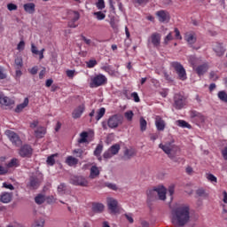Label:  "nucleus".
<instances>
[{
    "label": "nucleus",
    "instance_id": "12",
    "mask_svg": "<svg viewBox=\"0 0 227 227\" xmlns=\"http://www.w3.org/2000/svg\"><path fill=\"white\" fill-rule=\"evenodd\" d=\"M185 106V97L181 94H176L174 96V107L176 109H182Z\"/></svg>",
    "mask_w": 227,
    "mask_h": 227
},
{
    "label": "nucleus",
    "instance_id": "55",
    "mask_svg": "<svg viewBox=\"0 0 227 227\" xmlns=\"http://www.w3.org/2000/svg\"><path fill=\"white\" fill-rule=\"evenodd\" d=\"M18 6L15 4H7V10H9V12H13L15 10H17Z\"/></svg>",
    "mask_w": 227,
    "mask_h": 227
},
{
    "label": "nucleus",
    "instance_id": "18",
    "mask_svg": "<svg viewBox=\"0 0 227 227\" xmlns=\"http://www.w3.org/2000/svg\"><path fill=\"white\" fill-rule=\"evenodd\" d=\"M0 104L1 106H5L6 107H10V106H13V104H15V101L4 96V94L0 93Z\"/></svg>",
    "mask_w": 227,
    "mask_h": 227
},
{
    "label": "nucleus",
    "instance_id": "32",
    "mask_svg": "<svg viewBox=\"0 0 227 227\" xmlns=\"http://www.w3.org/2000/svg\"><path fill=\"white\" fill-rule=\"evenodd\" d=\"M55 157H58V153L51 154L47 158L46 162L48 166H54V164H56V160L54 159Z\"/></svg>",
    "mask_w": 227,
    "mask_h": 227
},
{
    "label": "nucleus",
    "instance_id": "20",
    "mask_svg": "<svg viewBox=\"0 0 227 227\" xmlns=\"http://www.w3.org/2000/svg\"><path fill=\"white\" fill-rule=\"evenodd\" d=\"M155 127L157 130H159L160 132H162L164 129H166V121H164V120H162L160 116H156Z\"/></svg>",
    "mask_w": 227,
    "mask_h": 227
},
{
    "label": "nucleus",
    "instance_id": "16",
    "mask_svg": "<svg viewBox=\"0 0 227 227\" xmlns=\"http://www.w3.org/2000/svg\"><path fill=\"white\" fill-rule=\"evenodd\" d=\"M213 51L215 52L216 56H224L226 52V48L223 47V43H215L213 44Z\"/></svg>",
    "mask_w": 227,
    "mask_h": 227
},
{
    "label": "nucleus",
    "instance_id": "2",
    "mask_svg": "<svg viewBox=\"0 0 227 227\" xmlns=\"http://www.w3.org/2000/svg\"><path fill=\"white\" fill-rule=\"evenodd\" d=\"M188 61L198 75H204L208 71V63L200 65L201 63V58H196V56L192 55L188 57Z\"/></svg>",
    "mask_w": 227,
    "mask_h": 227
},
{
    "label": "nucleus",
    "instance_id": "36",
    "mask_svg": "<svg viewBox=\"0 0 227 227\" xmlns=\"http://www.w3.org/2000/svg\"><path fill=\"white\" fill-rule=\"evenodd\" d=\"M124 118H126L128 121H132V120L134 119V112H132V110L125 112Z\"/></svg>",
    "mask_w": 227,
    "mask_h": 227
},
{
    "label": "nucleus",
    "instance_id": "13",
    "mask_svg": "<svg viewBox=\"0 0 227 227\" xmlns=\"http://www.w3.org/2000/svg\"><path fill=\"white\" fill-rule=\"evenodd\" d=\"M19 155H20L23 158H29L31 157V155H33V148L31 147V145H25L20 147L19 151Z\"/></svg>",
    "mask_w": 227,
    "mask_h": 227
},
{
    "label": "nucleus",
    "instance_id": "8",
    "mask_svg": "<svg viewBox=\"0 0 227 227\" xmlns=\"http://www.w3.org/2000/svg\"><path fill=\"white\" fill-rule=\"evenodd\" d=\"M42 180H43V176L42 174H37L30 177V181L27 185L31 189H36L37 187H40Z\"/></svg>",
    "mask_w": 227,
    "mask_h": 227
},
{
    "label": "nucleus",
    "instance_id": "52",
    "mask_svg": "<svg viewBox=\"0 0 227 227\" xmlns=\"http://www.w3.org/2000/svg\"><path fill=\"white\" fill-rule=\"evenodd\" d=\"M66 74L69 77V79H74L76 74L75 70H67L66 71Z\"/></svg>",
    "mask_w": 227,
    "mask_h": 227
},
{
    "label": "nucleus",
    "instance_id": "22",
    "mask_svg": "<svg viewBox=\"0 0 227 227\" xmlns=\"http://www.w3.org/2000/svg\"><path fill=\"white\" fill-rule=\"evenodd\" d=\"M12 198H13V193L12 192H4L0 194L1 203H10Z\"/></svg>",
    "mask_w": 227,
    "mask_h": 227
},
{
    "label": "nucleus",
    "instance_id": "7",
    "mask_svg": "<svg viewBox=\"0 0 227 227\" xmlns=\"http://www.w3.org/2000/svg\"><path fill=\"white\" fill-rule=\"evenodd\" d=\"M121 146L119 144H115L112 145L107 151H106L103 154L104 159H112L114 155H118L120 152Z\"/></svg>",
    "mask_w": 227,
    "mask_h": 227
},
{
    "label": "nucleus",
    "instance_id": "19",
    "mask_svg": "<svg viewBox=\"0 0 227 227\" xmlns=\"http://www.w3.org/2000/svg\"><path fill=\"white\" fill-rule=\"evenodd\" d=\"M184 40L189 45H194L196 42V34L194 32H186L184 34Z\"/></svg>",
    "mask_w": 227,
    "mask_h": 227
},
{
    "label": "nucleus",
    "instance_id": "44",
    "mask_svg": "<svg viewBox=\"0 0 227 227\" xmlns=\"http://www.w3.org/2000/svg\"><path fill=\"white\" fill-rule=\"evenodd\" d=\"M218 98H220V100H222L223 102H227V94L223 90L219 91Z\"/></svg>",
    "mask_w": 227,
    "mask_h": 227
},
{
    "label": "nucleus",
    "instance_id": "17",
    "mask_svg": "<svg viewBox=\"0 0 227 227\" xmlns=\"http://www.w3.org/2000/svg\"><path fill=\"white\" fill-rule=\"evenodd\" d=\"M101 70H104V72H106V74H108V75H111L112 77H118V75H120L118 69H114L113 66H102Z\"/></svg>",
    "mask_w": 227,
    "mask_h": 227
},
{
    "label": "nucleus",
    "instance_id": "28",
    "mask_svg": "<svg viewBox=\"0 0 227 227\" xmlns=\"http://www.w3.org/2000/svg\"><path fill=\"white\" fill-rule=\"evenodd\" d=\"M46 130L45 128L43 127H39L37 128V129L35 131V137H37L38 139H42V137H43V136H45L46 134Z\"/></svg>",
    "mask_w": 227,
    "mask_h": 227
},
{
    "label": "nucleus",
    "instance_id": "51",
    "mask_svg": "<svg viewBox=\"0 0 227 227\" xmlns=\"http://www.w3.org/2000/svg\"><path fill=\"white\" fill-rule=\"evenodd\" d=\"M171 40H173V34L170 32L168 33V35L165 37L164 39V43L166 45H168V43H169V42H171Z\"/></svg>",
    "mask_w": 227,
    "mask_h": 227
},
{
    "label": "nucleus",
    "instance_id": "40",
    "mask_svg": "<svg viewBox=\"0 0 227 227\" xmlns=\"http://www.w3.org/2000/svg\"><path fill=\"white\" fill-rule=\"evenodd\" d=\"M45 226V220L43 219H39L36 220L35 222H34V223L32 224V227H43Z\"/></svg>",
    "mask_w": 227,
    "mask_h": 227
},
{
    "label": "nucleus",
    "instance_id": "27",
    "mask_svg": "<svg viewBox=\"0 0 227 227\" xmlns=\"http://www.w3.org/2000/svg\"><path fill=\"white\" fill-rule=\"evenodd\" d=\"M6 166L8 169L10 168H19V166H20V160L17 158H13L6 164Z\"/></svg>",
    "mask_w": 227,
    "mask_h": 227
},
{
    "label": "nucleus",
    "instance_id": "49",
    "mask_svg": "<svg viewBox=\"0 0 227 227\" xmlns=\"http://www.w3.org/2000/svg\"><path fill=\"white\" fill-rule=\"evenodd\" d=\"M86 65L88 68H94V67H97V61L95 59H90L86 63Z\"/></svg>",
    "mask_w": 227,
    "mask_h": 227
},
{
    "label": "nucleus",
    "instance_id": "14",
    "mask_svg": "<svg viewBox=\"0 0 227 227\" xmlns=\"http://www.w3.org/2000/svg\"><path fill=\"white\" fill-rule=\"evenodd\" d=\"M156 17L159 22H169V12L168 11L160 10L156 12Z\"/></svg>",
    "mask_w": 227,
    "mask_h": 227
},
{
    "label": "nucleus",
    "instance_id": "26",
    "mask_svg": "<svg viewBox=\"0 0 227 227\" xmlns=\"http://www.w3.org/2000/svg\"><path fill=\"white\" fill-rule=\"evenodd\" d=\"M29 106V98H25L23 103L17 106L15 108V113H21L22 110L26 109Z\"/></svg>",
    "mask_w": 227,
    "mask_h": 227
},
{
    "label": "nucleus",
    "instance_id": "64",
    "mask_svg": "<svg viewBox=\"0 0 227 227\" xmlns=\"http://www.w3.org/2000/svg\"><path fill=\"white\" fill-rule=\"evenodd\" d=\"M222 155H223L224 160H227V147H224V148L222 150Z\"/></svg>",
    "mask_w": 227,
    "mask_h": 227
},
{
    "label": "nucleus",
    "instance_id": "5",
    "mask_svg": "<svg viewBox=\"0 0 227 227\" xmlns=\"http://www.w3.org/2000/svg\"><path fill=\"white\" fill-rule=\"evenodd\" d=\"M172 68H174L181 81H185L187 79V73L185 72V68L184 66L178 62H172L171 63Z\"/></svg>",
    "mask_w": 227,
    "mask_h": 227
},
{
    "label": "nucleus",
    "instance_id": "31",
    "mask_svg": "<svg viewBox=\"0 0 227 227\" xmlns=\"http://www.w3.org/2000/svg\"><path fill=\"white\" fill-rule=\"evenodd\" d=\"M196 194L197 196H199V198H208V192H207V191H205V189L203 188H199L198 190H196Z\"/></svg>",
    "mask_w": 227,
    "mask_h": 227
},
{
    "label": "nucleus",
    "instance_id": "47",
    "mask_svg": "<svg viewBox=\"0 0 227 227\" xmlns=\"http://www.w3.org/2000/svg\"><path fill=\"white\" fill-rule=\"evenodd\" d=\"M155 196H157V191H155V188L153 190H149L147 192V197L150 200H153V198H155Z\"/></svg>",
    "mask_w": 227,
    "mask_h": 227
},
{
    "label": "nucleus",
    "instance_id": "41",
    "mask_svg": "<svg viewBox=\"0 0 227 227\" xmlns=\"http://www.w3.org/2000/svg\"><path fill=\"white\" fill-rule=\"evenodd\" d=\"M94 16L96 17V19L98 20H104V19H106V13H104L102 12H94Z\"/></svg>",
    "mask_w": 227,
    "mask_h": 227
},
{
    "label": "nucleus",
    "instance_id": "43",
    "mask_svg": "<svg viewBox=\"0 0 227 227\" xmlns=\"http://www.w3.org/2000/svg\"><path fill=\"white\" fill-rule=\"evenodd\" d=\"M35 201L37 203V205H42V203L45 201V197H43V195H37L35 198Z\"/></svg>",
    "mask_w": 227,
    "mask_h": 227
},
{
    "label": "nucleus",
    "instance_id": "37",
    "mask_svg": "<svg viewBox=\"0 0 227 227\" xmlns=\"http://www.w3.org/2000/svg\"><path fill=\"white\" fill-rule=\"evenodd\" d=\"M134 155H136V151H134V149H126L124 152V156L128 159H131Z\"/></svg>",
    "mask_w": 227,
    "mask_h": 227
},
{
    "label": "nucleus",
    "instance_id": "42",
    "mask_svg": "<svg viewBox=\"0 0 227 227\" xmlns=\"http://www.w3.org/2000/svg\"><path fill=\"white\" fill-rule=\"evenodd\" d=\"M102 150H104V146L102 145H98L94 151V155L99 157L100 153H102Z\"/></svg>",
    "mask_w": 227,
    "mask_h": 227
},
{
    "label": "nucleus",
    "instance_id": "1",
    "mask_svg": "<svg viewBox=\"0 0 227 227\" xmlns=\"http://www.w3.org/2000/svg\"><path fill=\"white\" fill-rule=\"evenodd\" d=\"M190 208L187 204H181L172 210V223L176 227H183L189 223Z\"/></svg>",
    "mask_w": 227,
    "mask_h": 227
},
{
    "label": "nucleus",
    "instance_id": "53",
    "mask_svg": "<svg viewBox=\"0 0 227 227\" xmlns=\"http://www.w3.org/2000/svg\"><path fill=\"white\" fill-rule=\"evenodd\" d=\"M3 187H4V189H9V191H14L15 190V187L13 186V184H9V183H4Z\"/></svg>",
    "mask_w": 227,
    "mask_h": 227
},
{
    "label": "nucleus",
    "instance_id": "4",
    "mask_svg": "<svg viewBox=\"0 0 227 227\" xmlns=\"http://www.w3.org/2000/svg\"><path fill=\"white\" fill-rule=\"evenodd\" d=\"M90 81V86L91 88H98L104 86V84H107V77L102 74L91 77Z\"/></svg>",
    "mask_w": 227,
    "mask_h": 227
},
{
    "label": "nucleus",
    "instance_id": "38",
    "mask_svg": "<svg viewBox=\"0 0 227 227\" xmlns=\"http://www.w3.org/2000/svg\"><path fill=\"white\" fill-rule=\"evenodd\" d=\"M104 114H106V108L101 107L98 113H97V116H96V120L97 121H99L101 120V118L104 116Z\"/></svg>",
    "mask_w": 227,
    "mask_h": 227
},
{
    "label": "nucleus",
    "instance_id": "3",
    "mask_svg": "<svg viewBox=\"0 0 227 227\" xmlns=\"http://www.w3.org/2000/svg\"><path fill=\"white\" fill-rule=\"evenodd\" d=\"M159 148L166 153L169 159H173L174 157H176L178 153H180V147L175 145V141L170 140L168 142H166L165 144H160Z\"/></svg>",
    "mask_w": 227,
    "mask_h": 227
},
{
    "label": "nucleus",
    "instance_id": "45",
    "mask_svg": "<svg viewBox=\"0 0 227 227\" xmlns=\"http://www.w3.org/2000/svg\"><path fill=\"white\" fill-rule=\"evenodd\" d=\"M65 191H67V184H60L58 186V192H59V194H64V193H65Z\"/></svg>",
    "mask_w": 227,
    "mask_h": 227
},
{
    "label": "nucleus",
    "instance_id": "39",
    "mask_svg": "<svg viewBox=\"0 0 227 227\" xmlns=\"http://www.w3.org/2000/svg\"><path fill=\"white\" fill-rule=\"evenodd\" d=\"M148 125V122H146V120L145 118H140V130L141 132H145L146 130V126Z\"/></svg>",
    "mask_w": 227,
    "mask_h": 227
},
{
    "label": "nucleus",
    "instance_id": "46",
    "mask_svg": "<svg viewBox=\"0 0 227 227\" xmlns=\"http://www.w3.org/2000/svg\"><path fill=\"white\" fill-rule=\"evenodd\" d=\"M207 179L211 182V184H217V177L213 174H207Z\"/></svg>",
    "mask_w": 227,
    "mask_h": 227
},
{
    "label": "nucleus",
    "instance_id": "35",
    "mask_svg": "<svg viewBox=\"0 0 227 227\" xmlns=\"http://www.w3.org/2000/svg\"><path fill=\"white\" fill-rule=\"evenodd\" d=\"M73 153L74 155H76V157H79V159H84V155H86V153H84V151L82 149H74Z\"/></svg>",
    "mask_w": 227,
    "mask_h": 227
},
{
    "label": "nucleus",
    "instance_id": "11",
    "mask_svg": "<svg viewBox=\"0 0 227 227\" xmlns=\"http://www.w3.org/2000/svg\"><path fill=\"white\" fill-rule=\"evenodd\" d=\"M106 205L112 214L118 213V200L113 197L106 198Z\"/></svg>",
    "mask_w": 227,
    "mask_h": 227
},
{
    "label": "nucleus",
    "instance_id": "21",
    "mask_svg": "<svg viewBox=\"0 0 227 227\" xmlns=\"http://www.w3.org/2000/svg\"><path fill=\"white\" fill-rule=\"evenodd\" d=\"M86 109V106L84 105H80L77 106L72 113V116L74 120H77L80 116H82V113H84V110Z\"/></svg>",
    "mask_w": 227,
    "mask_h": 227
},
{
    "label": "nucleus",
    "instance_id": "60",
    "mask_svg": "<svg viewBox=\"0 0 227 227\" xmlns=\"http://www.w3.org/2000/svg\"><path fill=\"white\" fill-rule=\"evenodd\" d=\"M125 217L129 221V223H134V218L132 217V214H126Z\"/></svg>",
    "mask_w": 227,
    "mask_h": 227
},
{
    "label": "nucleus",
    "instance_id": "30",
    "mask_svg": "<svg viewBox=\"0 0 227 227\" xmlns=\"http://www.w3.org/2000/svg\"><path fill=\"white\" fill-rule=\"evenodd\" d=\"M92 210L96 212V214H100V212H104V206L102 203H94L92 205Z\"/></svg>",
    "mask_w": 227,
    "mask_h": 227
},
{
    "label": "nucleus",
    "instance_id": "34",
    "mask_svg": "<svg viewBox=\"0 0 227 227\" xmlns=\"http://www.w3.org/2000/svg\"><path fill=\"white\" fill-rule=\"evenodd\" d=\"M177 127H182L183 129H191V125L185 121L178 120L176 121Z\"/></svg>",
    "mask_w": 227,
    "mask_h": 227
},
{
    "label": "nucleus",
    "instance_id": "56",
    "mask_svg": "<svg viewBox=\"0 0 227 227\" xmlns=\"http://www.w3.org/2000/svg\"><path fill=\"white\" fill-rule=\"evenodd\" d=\"M26 47V43L24 41H20L17 46L18 51H24Z\"/></svg>",
    "mask_w": 227,
    "mask_h": 227
},
{
    "label": "nucleus",
    "instance_id": "58",
    "mask_svg": "<svg viewBox=\"0 0 227 227\" xmlns=\"http://www.w3.org/2000/svg\"><path fill=\"white\" fill-rule=\"evenodd\" d=\"M131 97L134 99V102H140L141 99H139V95H137V92L131 93Z\"/></svg>",
    "mask_w": 227,
    "mask_h": 227
},
{
    "label": "nucleus",
    "instance_id": "59",
    "mask_svg": "<svg viewBox=\"0 0 227 227\" xmlns=\"http://www.w3.org/2000/svg\"><path fill=\"white\" fill-rule=\"evenodd\" d=\"M8 173V167H3L0 165V175H6Z\"/></svg>",
    "mask_w": 227,
    "mask_h": 227
},
{
    "label": "nucleus",
    "instance_id": "62",
    "mask_svg": "<svg viewBox=\"0 0 227 227\" xmlns=\"http://www.w3.org/2000/svg\"><path fill=\"white\" fill-rule=\"evenodd\" d=\"M175 33H176V40H182V35H180V30L178 28H175Z\"/></svg>",
    "mask_w": 227,
    "mask_h": 227
},
{
    "label": "nucleus",
    "instance_id": "63",
    "mask_svg": "<svg viewBox=\"0 0 227 227\" xmlns=\"http://www.w3.org/2000/svg\"><path fill=\"white\" fill-rule=\"evenodd\" d=\"M31 51L33 54H38L39 51L38 49L36 48V46H35V44H31Z\"/></svg>",
    "mask_w": 227,
    "mask_h": 227
},
{
    "label": "nucleus",
    "instance_id": "54",
    "mask_svg": "<svg viewBox=\"0 0 227 227\" xmlns=\"http://www.w3.org/2000/svg\"><path fill=\"white\" fill-rule=\"evenodd\" d=\"M106 185L108 187V189H111L112 191H118V186H116L115 184L106 183Z\"/></svg>",
    "mask_w": 227,
    "mask_h": 227
},
{
    "label": "nucleus",
    "instance_id": "48",
    "mask_svg": "<svg viewBox=\"0 0 227 227\" xmlns=\"http://www.w3.org/2000/svg\"><path fill=\"white\" fill-rule=\"evenodd\" d=\"M96 6L98 10H104V8H106V3L104 2V0H98L96 4Z\"/></svg>",
    "mask_w": 227,
    "mask_h": 227
},
{
    "label": "nucleus",
    "instance_id": "29",
    "mask_svg": "<svg viewBox=\"0 0 227 227\" xmlns=\"http://www.w3.org/2000/svg\"><path fill=\"white\" fill-rule=\"evenodd\" d=\"M98 175H100V170L98 168L97 166H92L90 168V178H91V179L97 178V176H98Z\"/></svg>",
    "mask_w": 227,
    "mask_h": 227
},
{
    "label": "nucleus",
    "instance_id": "9",
    "mask_svg": "<svg viewBox=\"0 0 227 227\" xmlns=\"http://www.w3.org/2000/svg\"><path fill=\"white\" fill-rule=\"evenodd\" d=\"M70 184L73 185H80L81 187H88V180L82 176H73L70 178Z\"/></svg>",
    "mask_w": 227,
    "mask_h": 227
},
{
    "label": "nucleus",
    "instance_id": "15",
    "mask_svg": "<svg viewBox=\"0 0 227 227\" xmlns=\"http://www.w3.org/2000/svg\"><path fill=\"white\" fill-rule=\"evenodd\" d=\"M160 38H161L160 34L153 33L151 35L148 42H151L153 47H156V49H159V47H160Z\"/></svg>",
    "mask_w": 227,
    "mask_h": 227
},
{
    "label": "nucleus",
    "instance_id": "57",
    "mask_svg": "<svg viewBox=\"0 0 227 227\" xmlns=\"http://www.w3.org/2000/svg\"><path fill=\"white\" fill-rule=\"evenodd\" d=\"M168 194L170 196V200H173V194H175V186L174 185H170L168 187Z\"/></svg>",
    "mask_w": 227,
    "mask_h": 227
},
{
    "label": "nucleus",
    "instance_id": "61",
    "mask_svg": "<svg viewBox=\"0 0 227 227\" xmlns=\"http://www.w3.org/2000/svg\"><path fill=\"white\" fill-rule=\"evenodd\" d=\"M0 79H6V74H4L3 67H0Z\"/></svg>",
    "mask_w": 227,
    "mask_h": 227
},
{
    "label": "nucleus",
    "instance_id": "33",
    "mask_svg": "<svg viewBox=\"0 0 227 227\" xmlns=\"http://www.w3.org/2000/svg\"><path fill=\"white\" fill-rule=\"evenodd\" d=\"M88 142V132L83 131L80 134V139H78V143H87Z\"/></svg>",
    "mask_w": 227,
    "mask_h": 227
},
{
    "label": "nucleus",
    "instance_id": "25",
    "mask_svg": "<svg viewBox=\"0 0 227 227\" xmlns=\"http://www.w3.org/2000/svg\"><path fill=\"white\" fill-rule=\"evenodd\" d=\"M66 164H67V166H70L71 168H75V166L79 164V159L74 156H67L66 159Z\"/></svg>",
    "mask_w": 227,
    "mask_h": 227
},
{
    "label": "nucleus",
    "instance_id": "10",
    "mask_svg": "<svg viewBox=\"0 0 227 227\" xmlns=\"http://www.w3.org/2000/svg\"><path fill=\"white\" fill-rule=\"evenodd\" d=\"M107 125L110 129H117L121 125V118L118 114L112 115L107 121Z\"/></svg>",
    "mask_w": 227,
    "mask_h": 227
},
{
    "label": "nucleus",
    "instance_id": "50",
    "mask_svg": "<svg viewBox=\"0 0 227 227\" xmlns=\"http://www.w3.org/2000/svg\"><path fill=\"white\" fill-rule=\"evenodd\" d=\"M16 68H22L23 62L21 58L15 59Z\"/></svg>",
    "mask_w": 227,
    "mask_h": 227
},
{
    "label": "nucleus",
    "instance_id": "23",
    "mask_svg": "<svg viewBox=\"0 0 227 227\" xmlns=\"http://www.w3.org/2000/svg\"><path fill=\"white\" fill-rule=\"evenodd\" d=\"M156 194L159 196V200L164 201L166 200V188L164 186H159L155 188Z\"/></svg>",
    "mask_w": 227,
    "mask_h": 227
},
{
    "label": "nucleus",
    "instance_id": "24",
    "mask_svg": "<svg viewBox=\"0 0 227 227\" xmlns=\"http://www.w3.org/2000/svg\"><path fill=\"white\" fill-rule=\"evenodd\" d=\"M23 8L27 13L33 15L35 12L36 5L34 3H27L23 5Z\"/></svg>",
    "mask_w": 227,
    "mask_h": 227
},
{
    "label": "nucleus",
    "instance_id": "6",
    "mask_svg": "<svg viewBox=\"0 0 227 227\" xmlns=\"http://www.w3.org/2000/svg\"><path fill=\"white\" fill-rule=\"evenodd\" d=\"M5 136H7L8 139L14 145V146H20V145H22V140L15 131L8 129L5 131Z\"/></svg>",
    "mask_w": 227,
    "mask_h": 227
}]
</instances>
